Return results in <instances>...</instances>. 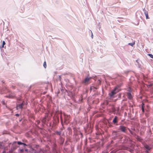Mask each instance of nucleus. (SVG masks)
Returning <instances> with one entry per match:
<instances>
[{
  "mask_svg": "<svg viewBox=\"0 0 153 153\" xmlns=\"http://www.w3.org/2000/svg\"><path fill=\"white\" fill-rule=\"evenodd\" d=\"M54 38V39H57V38Z\"/></svg>",
  "mask_w": 153,
  "mask_h": 153,
  "instance_id": "c756f323",
  "label": "nucleus"
},
{
  "mask_svg": "<svg viewBox=\"0 0 153 153\" xmlns=\"http://www.w3.org/2000/svg\"><path fill=\"white\" fill-rule=\"evenodd\" d=\"M9 97H10L11 98H13V97H14V96H10Z\"/></svg>",
  "mask_w": 153,
  "mask_h": 153,
  "instance_id": "393cba45",
  "label": "nucleus"
},
{
  "mask_svg": "<svg viewBox=\"0 0 153 153\" xmlns=\"http://www.w3.org/2000/svg\"><path fill=\"white\" fill-rule=\"evenodd\" d=\"M127 95L128 96V98L129 99H131L132 98V96L131 94L129 93H127Z\"/></svg>",
  "mask_w": 153,
  "mask_h": 153,
  "instance_id": "4468645a",
  "label": "nucleus"
},
{
  "mask_svg": "<svg viewBox=\"0 0 153 153\" xmlns=\"http://www.w3.org/2000/svg\"><path fill=\"white\" fill-rule=\"evenodd\" d=\"M62 75H59L58 77L57 78V80H59V81L60 82V83H61V86H63V85L62 83Z\"/></svg>",
  "mask_w": 153,
  "mask_h": 153,
  "instance_id": "1a4fd4ad",
  "label": "nucleus"
},
{
  "mask_svg": "<svg viewBox=\"0 0 153 153\" xmlns=\"http://www.w3.org/2000/svg\"><path fill=\"white\" fill-rule=\"evenodd\" d=\"M66 74H67V73H64L63 75H65Z\"/></svg>",
  "mask_w": 153,
  "mask_h": 153,
  "instance_id": "bb28decb",
  "label": "nucleus"
},
{
  "mask_svg": "<svg viewBox=\"0 0 153 153\" xmlns=\"http://www.w3.org/2000/svg\"><path fill=\"white\" fill-rule=\"evenodd\" d=\"M116 87L112 91H111V93L109 94V96L112 97V96L115 94L116 93L118 92L119 91V90L118 87Z\"/></svg>",
  "mask_w": 153,
  "mask_h": 153,
  "instance_id": "7ed1b4c3",
  "label": "nucleus"
},
{
  "mask_svg": "<svg viewBox=\"0 0 153 153\" xmlns=\"http://www.w3.org/2000/svg\"><path fill=\"white\" fill-rule=\"evenodd\" d=\"M65 86H72V85H70V86H69V85H66Z\"/></svg>",
  "mask_w": 153,
  "mask_h": 153,
  "instance_id": "cd10ccee",
  "label": "nucleus"
},
{
  "mask_svg": "<svg viewBox=\"0 0 153 153\" xmlns=\"http://www.w3.org/2000/svg\"><path fill=\"white\" fill-rule=\"evenodd\" d=\"M143 11L144 12V14L146 16V19H149V16L148 13L147 11H146V10L144 8L143 9Z\"/></svg>",
  "mask_w": 153,
  "mask_h": 153,
  "instance_id": "0eeeda50",
  "label": "nucleus"
},
{
  "mask_svg": "<svg viewBox=\"0 0 153 153\" xmlns=\"http://www.w3.org/2000/svg\"><path fill=\"white\" fill-rule=\"evenodd\" d=\"M100 75H96L94 74L91 76L89 77V75H88L82 81V83L85 85H87L91 82L92 79H94L95 83L98 85H100L102 83V78L105 79V83L107 85H110L109 82L107 81V79H109L111 80L110 82L111 85H116L115 86H122L123 84V79L124 77L122 76L118 75L116 77L112 78L108 74L105 75H102L100 77Z\"/></svg>",
  "mask_w": 153,
  "mask_h": 153,
  "instance_id": "f257e3e1",
  "label": "nucleus"
},
{
  "mask_svg": "<svg viewBox=\"0 0 153 153\" xmlns=\"http://www.w3.org/2000/svg\"><path fill=\"white\" fill-rule=\"evenodd\" d=\"M144 105V103H143L142 105V111L143 112H144V106H143Z\"/></svg>",
  "mask_w": 153,
  "mask_h": 153,
  "instance_id": "a211bd4d",
  "label": "nucleus"
},
{
  "mask_svg": "<svg viewBox=\"0 0 153 153\" xmlns=\"http://www.w3.org/2000/svg\"><path fill=\"white\" fill-rule=\"evenodd\" d=\"M5 81H4V80H2L1 81V82L3 84H5Z\"/></svg>",
  "mask_w": 153,
  "mask_h": 153,
  "instance_id": "5701e85b",
  "label": "nucleus"
},
{
  "mask_svg": "<svg viewBox=\"0 0 153 153\" xmlns=\"http://www.w3.org/2000/svg\"><path fill=\"white\" fill-rule=\"evenodd\" d=\"M60 119H61V121H62V115H61L60 116Z\"/></svg>",
  "mask_w": 153,
  "mask_h": 153,
  "instance_id": "412c9836",
  "label": "nucleus"
},
{
  "mask_svg": "<svg viewBox=\"0 0 153 153\" xmlns=\"http://www.w3.org/2000/svg\"><path fill=\"white\" fill-rule=\"evenodd\" d=\"M30 86H32V85H30Z\"/></svg>",
  "mask_w": 153,
  "mask_h": 153,
  "instance_id": "7c9ffc66",
  "label": "nucleus"
},
{
  "mask_svg": "<svg viewBox=\"0 0 153 153\" xmlns=\"http://www.w3.org/2000/svg\"><path fill=\"white\" fill-rule=\"evenodd\" d=\"M135 44V42H133L132 43H129L128 44V45H130L132 47H133L134 45Z\"/></svg>",
  "mask_w": 153,
  "mask_h": 153,
  "instance_id": "ddd939ff",
  "label": "nucleus"
},
{
  "mask_svg": "<svg viewBox=\"0 0 153 153\" xmlns=\"http://www.w3.org/2000/svg\"><path fill=\"white\" fill-rule=\"evenodd\" d=\"M43 66L45 68H46L47 67L46 63L45 61L43 63Z\"/></svg>",
  "mask_w": 153,
  "mask_h": 153,
  "instance_id": "f3484780",
  "label": "nucleus"
},
{
  "mask_svg": "<svg viewBox=\"0 0 153 153\" xmlns=\"http://www.w3.org/2000/svg\"><path fill=\"white\" fill-rule=\"evenodd\" d=\"M136 62L137 63L138 66L140 70L142 71H143V68L141 66V63H142L141 61L139 59H137L136 61Z\"/></svg>",
  "mask_w": 153,
  "mask_h": 153,
  "instance_id": "20e7f679",
  "label": "nucleus"
},
{
  "mask_svg": "<svg viewBox=\"0 0 153 153\" xmlns=\"http://www.w3.org/2000/svg\"><path fill=\"white\" fill-rule=\"evenodd\" d=\"M16 116H19V115L17 114H16V115H15Z\"/></svg>",
  "mask_w": 153,
  "mask_h": 153,
  "instance_id": "a878e982",
  "label": "nucleus"
},
{
  "mask_svg": "<svg viewBox=\"0 0 153 153\" xmlns=\"http://www.w3.org/2000/svg\"><path fill=\"white\" fill-rule=\"evenodd\" d=\"M91 38H93V35L92 33V32H91Z\"/></svg>",
  "mask_w": 153,
  "mask_h": 153,
  "instance_id": "b1692460",
  "label": "nucleus"
},
{
  "mask_svg": "<svg viewBox=\"0 0 153 153\" xmlns=\"http://www.w3.org/2000/svg\"><path fill=\"white\" fill-rule=\"evenodd\" d=\"M134 74L136 77L138 79L140 77L139 75L138 74L134 73Z\"/></svg>",
  "mask_w": 153,
  "mask_h": 153,
  "instance_id": "dca6fc26",
  "label": "nucleus"
},
{
  "mask_svg": "<svg viewBox=\"0 0 153 153\" xmlns=\"http://www.w3.org/2000/svg\"><path fill=\"white\" fill-rule=\"evenodd\" d=\"M17 143L19 145H22V144H23L24 145V146H26V144L25 143H22L21 142H17Z\"/></svg>",
  "mask_w": 153,
  "mask_h": 153,
  "instance_id": "2eb2a0df",
  "label": "nucleus"
},
{
  "mask_svg": "<svg viewBox=\"0 0 153 153\" xmlns=\"http://www.w3.org/2000/svg\"><path fill=\"white\" fill-rule=\"evenodd\" d=\"M6 44L5 42L4 41H3L2 42L1 45L0 46V48L1 49L2 48L4 47V45Z\"/></svg>",
  "mask_w": 153,
  "mask_h": 153,
  "instance_id": "f8f14e48",
  "label": "nucleus"
},
{
  "mask_svg": "<svg viewBox=\"0 0 153 153\" xmlns=\"http://www.w3.org/2000/svg\"><path fill=\"white\" fill-rule=\"evenodd\" d=\"M136 16L137 18H141V19L142 18V16L141 13L140 12H137L136 13Z\"/></svg>",
  "mask_w": 153,
  "mask_h": 153,
  "instance_id": "6e6552de",
  "label": "nucleus"
},
{
  "mask_svg": "<svg viewBox=\"0 0 153 153\" xmlns=\"http://www.w3.org/2000/svg\"><path fill=\"white\" fill-rule=\"evenodd\" d=\"M118 122V117L117 116H116L115 117L114 119L113 120L112 122L113 124L117 125V123Z\"/></svg>",
  "mask_w": 153,
  "mask_h": 153,
  "instance_id": "423d86ee",
  "label": "nucleus"
},
{
  "mask_svg": "<svg viewBox=\"0 0 153 153\" xmlns=\"http://www.w3.org/2000/svg\"><path fill=\"white\" fill-rule=\"evenodd\" d=\"M64 116V122L66 124H68L70 121V115L66 114L65 113H63Z\"/></svg>",
  "mask_w": 153,
  "mask_h": 153,
  "instance_id": "f03ea898",
  "label": "nucleus"
},
{
  "mask_svg": "<svg viewBox=\"0 0 153 153\" xmlns=\"http://www.w3.org/2000/svg\"><path fill=\"white\" fill-rule=\"evenodd\" d=\"M24 104L23 103L19 104V105H17L16 106V109H19L22 108L23 107V106L24 105Z\"/></svg>",
  "mask_w": 153,
  "mask_h": 153,
  "instance_id": "9d476101",
  "label": "nucleus"
},
{
  "mask_svg": "<svg viewBox=\"0 0 153 153\" xmlns=\"http://www.w3.org/2000/svg\"><path fill=\"white\" fill-rule=\"evenodd\" d=\"M119 129L122 132L124 133H125L127 131L126 127L123 126H120L119 127Z\"/></svg>",
  "mask_w": 153,
  "mask_h": 153,
  "instance_id": "39448f33",
  "label": "nucleus"
},
{
  "mask_svg": "<svg viewBox=\"0 0 153 153\" xmlns=\"http://www.w3.org/2000/svg\"><path fill=\"white\" fill-rule=\"evenodd\" d=\"M148 56H149L151 58L153 59V55L151 54H149Z\"/></svg>",
  "mask_w": 153,
  "mask_h": 153,
  "instance_id": "6ab92c4d",
  "label": "nucleus"
},
{
  "mask_svg": "<svg viewBox=\"0 0 153 153\" xmlns=\"http://www.w3.org/2000/svg\"><path fill=\"white\" fill-rule=\"evenodd\" d=\"M146 86H151L150 85H147Z\"/></svg>",
  "mask_w": 153,
  "mask_h": 153,
  "instance_id": "c85d7f7f",
  "label": "nucleus"
},
{
  "mask_svg": "<svg viewBox=\"0 0 153 153\" xmlns=\"http://www.w3.org/2000/svg\"><path fill=\"white\" fill-rule=\"evenodd\" d=\"M56 134L58 135H60L61 134V132H60L57 131L56 132Z\"/></svg>",
  "mask_w": 153,
  "mask_h": 153,
  "instance_id": "aec40b11",
  "label": "nucleus"
},
{
  "mask_svg": "<svg viewBox=\"0 0 153 153\" xmlns=\"http://www.w3.org/2000/svg\"><path fill=\"white\" fill-rule=\"evenodd\" d=\"M145 147L148 150H150L151 149V147L147 145L145 146Z\"/></svg>",
  "mask_w": 153,
  "mask_h": 153,
  "instance_id": "9b49d317",
  "label": "nucleus"
},
{
  "mask_svg": "<svg viewBox=\"0 0 153 153\" xmlns=\"http://www.w3.org/2000/svg\"><path fill=\"white\" fill-rule=\"evenodd\" d=\"M42 121L43 123H45V122L46 121L45 119V118L44 119H43Z\"/></svg>",
  "mask_w": 153,
  "mask_h": 153,
  "instance_id": "4be33fe9",
  "label": "nucleus"
}]
</instances>
